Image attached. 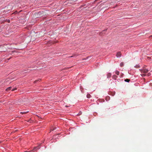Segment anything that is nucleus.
Wrapping results in <instances>:
<instances>
[{"instance_id": "0eeeda50", "label": "nucleus", "mask_w": 152, "mask_h": 152, "mask_svg": "<svg viewBox=\"0 0 152 152\" xmlns=\"http://www.w3.org/2000/svg\"><path fill=\"white\" fill-rule=\"evenodd\" d=\"M130 81V80L126 79L125 80V81L126 82H129Z\"/></svg>"}, {"instance_id": "7ed1b4c3", "label": "nucleus", "mask_w": 152, "mask_h": 152, "mask_svg": "<svg viewBox=\"0 0 152 152\" xmlns=\"http://www.w3.org/2000/svg\"><path fill=\"white\" fill-rule=\"evenodd\" d=\"M39 148H40L39 146H38L37 147H35L34 148L33 150H34V151H36L37 150L39 149Z\"/></svg>"}, {"instance_id": "9d476101", "label": "nucleus", "mask_w": 152, "mask_h": 152, "mask_svg": "<svg viewBox=\"0 0 152 152\" xmlns=\"http://www.w3.org/2000/svg\"><path fill=\"white\" fill-rule=\"evenodd\" d=\"M120 66L121 67H122L124 66V63L123 62H121L120 64Z\"/></svg>"}, {"instance_id": "20e7f679", "label": "nucleus", "mask_w": 152, "mask_h": 152, "mask_svg": "<svg viewBox=\"0 0 152 152\" xmlns=\"http://www.w3.org/2000/svg\"><path fill=\"white\" fill-rule=\"evenodd\" d=\"M111 76V74L110 73H108L107 75V78H109Z\"/></svg>"}, {"instance_id": "1a4fd4ad", "label": "nucleus", "mask_w": 152, "mask_h": 152, "mask_svg": "<svg viewBox=\"0 0 152 152\" xmlns=\"http://www.w3.org/2000/svg\"><path fill=\"white\" fill-rule=\"evenodd\" d=\"M28 111H27V112H21L20 113L21 114H26V113H28Z\"/></svg>"}, {"instance_id": "aec40b11", "label": "nucleus", "mask_w": 152, "mask_h": 152, "mask_svg": "<svg viewBox=\"0 0 152 152\" xmlns=\"http://www.w3.org/2000/svg\"><path fill=\"white\" fill-rule=\"evenodd\" d=\"M151 72H152V70Z\"/></svg>"}, {"instance_id": "2eb2a0df", "label": "nucleus", "mask_w": 152, "mask_h": 152, "mask_svg": "<svg viewBox=\"0 0 152 152\" xmlns=\"http://www.w3.org/2000/svg\"><path fill=\"white\" fill-rule=\"evenodd\" d=\"M39 80H36L34 81V83H36Z\"/></svg>"}, {"instance_id": "4468645a", "label": "nucleus", "mask_w": 152, "mask_h": 152, "mask_svg": "<svg viewBox=\"0 0 152 152\" xmlns=\"http://www.w3.org/2000/svg\"><path fill=\"white\" fill-rule=\"evenodd\" d=\"M147 75L148 76H149L151 75V73H148Z\"/></svg>"}, {"instance_id": "f257e3e1", "label": "nucleus", "mask_w": 152, "mask_h": 152, "mask_svg": "<svg viewBox=\"0 0 152 152\" xmlns=\"http://www.w3.org/2000/svg\"><path fill=\"white\" fill-rule=\"evenodd\" d=\"M141 72L142 73H146L148 72V70L146 69H143L141 70Z\"/></svg>"}, {"instance_id": "ddd939ff", "label": "nucleus", "mask_w": 152, "mask_h": 152, "mask_svg": "<svg viewBox=\"0 0 152 152\" xmlns=\"http://www.w3.org/2000/svg\"><path fill=\"white\" fill-rule=\"evenodd\" d=\"M16 89H17V88H13V89H12V91H15V90H16Z\"/></svg>"}, {"instance_id": "f03ea898", "label": "nucleus", "mask_w": 152, "mask_h": 152, "mask_svg": "<svg viewBox=\"0 0 152 152\" xmlns=\"http://www.w3.org/2000/svg\"><path fill=\"white\" fill-rule=\"evenodd\" d=\"M121 53L120 52H118L117 53L116 55V56L117 57H121Z\"/></svg>"}, {"instance_id": "9b49d317", "label": "nucleus", "mask_w": 152, "mask_h": 152, "mask_svg": "<svg viewBox=\"0 0 152 152\" xmlns=\"http://www.w3.org/2000/svg\"><path fill=\"white\" fill-rule=\"evenodd\" d=\"M87 97L88 98H89L90 97V95L89 94H88L87 95Z\"/></svg>"}, {"instance_id": "f3484780", "label": "nucleus", "mask_w": 152, "mask_h": 152, "mask_svg": "<svg viewBox=\"0 0 152 152\" xmlns=\"http://www.w3.org/2000/svg\"><path fill=\"white\" fill-rule=\"evenodd\" d=\"M148 57V58H151V57Z\"/></svg>"}, {"instance_id": "39448f33", "label": "nucleus", "mask_w": 152, "mask_h": 152, "mask_svg": "<svg viewBox=\"0 0 152 152\" xmlns=\"http://www.w3.org/2000/svg\"><path fill=\"white\" fill-rule=\"evenodd\" d=\"M117 77V76L115 75H113L112 77L113 79H115V80L116 79Z\"/></svg>"}, {"instance_id": "6e6552de", "label": "nucleus", "mask_w": 152, "mask_h": 152, "mask_svg": "<svg viewBox=\"0 0 152 152\" xmlns=\"http://www.w3.org/2000/svg\"><path fill=\"white\" fill-rule=\"evenodd\" d=\"M115 73L117 75H119V72L118 71H115Z\"/></svg>"}, {"instance_id": "a211bd4d", "label": "nucleus", "mask_w": 152, "mask_h": 152, "mask_svg": "<svg viewBox=\"0 0 152 152\" xmlns=\"http://www.w3.org/2000/svg\"><path fill=\"white\" fill-rule=\"evenodd\" d=\"M24 152H28V151H25Z\"/></svg>"}, {"instance_id": "dca6fc26", "label": "nucleus", "mask_w": 152, "mask_h": 152, "mask_svg": "<svg viewBox=\"0 0 152 152\" xmlns=\"http://www.w3.org/2000/svg\"><path fill=\"white\" fill-rule=\"evenodd\" d=\"M32 151H28V152H32Z\"/></svg>"}, {"instance_id": "423d86ee", "label": "nucleus", "mask_w": 152, "mask_h": 152, "mask_svg": "<svg viewBox=\"0 0 152 152\" xmlns=\"http://www.w3.org/2000/svg\"><path fill=\"white\" fill-rule=\"evenodd\" d=\"M12 88V87H10L8 88H7L6 90L7 91H9V90H10Z\"/></svg>"}, {"instance_id": "f8f14e48", "label": "nucleus", "mask_w": 152, "mask_h": 152, "mask_svg": "<svg viewBox=\"0 0 152 152\" xmlns=\"http://www.w3.org/2000/svg\"><path fill=\"white\" fill-rule=\"evenodd\" d=\"M141 76H142V77H144V76H145L146 75H145V74L144 73V74H141Z\"/></svg>"}, {"instance_id": "6ab92c4d", "label": "nucleus", "mask_w": 152, "mask_h": 152, "mask_svg": "<svg viewBox=\"0 0 152 152\" xmlns=\"http://www.w3.org/2000/svg\"><path fill=\"white\" fill-rule=\"evenodd\" d=\"M16 131H17V130L15 131L14 132H15Z\"/></svg>"}]
</instances>
